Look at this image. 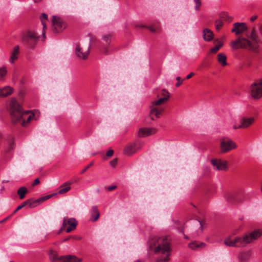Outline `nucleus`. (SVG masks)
<instances>
[{"mask_svg":"<svg viewBox=\"0 0 262 262\" xmlns=\"http://www.w3.org/2000/svg\"><path fill=\"white\" fill-rule=\"evenodd\" d=\"M259 38L255 28L247 32L246 37L241 36L231 42V47L234 50L240 48L256 51L258 48Z\"/></svg>","mask_w":262,"mask_h":262,"instance_id":"1","label":"nucleus"},{"mask_svg":"<svg viewBox=\"0 0 262 262\" xmlns=\"http://www.w3.org/2000/svg\"><path fill=\"white\" fill-rule=\"evenodd\" d=\"M148 243L151 249L155 247L154 251L155 253L162 255L161 257L157 259V262H167L169 260L171 249L170 243L166 238L156 236H151Z\"/></svg>","mask_w":262,"mask_h":262,"instance_id":"2","label":"nucleus"},{"mask_svg":"<svg viewBox=\"0 0 262 262\" xmlns=\"http://www.w3.org/2000/svg\"><path fill=\"white\" fill-rule=\"evenodd\" d=\"M10 113L14 123L20 122L24 126L34 116V114L30 111L23 112L21 106L14 99H12L10 103Z\"/></svg>","mask_w":262,"mask_h":262,"instance_id":"3","label":"nucleus"},{"mask_svg":"<svg viewBox=\"0 0 262 262\" xmlns=\"http://www.w3.org/2000/svg\"><path fill=\"white\" fill-rule=\"evenodd\" d=\"M262 235V228L247 233L232 240L230 236L225 238L224 243L227 246L244 247Z\"/></svg>","mask_w":262,"mask_h":262,"instance_id":"4","label":"nucleus"},{"mask_svg":"<svg viewBox=\"0 0 262 262\" xmlns=\"http://www.w3.org/2000/svg\"><path fill=\"white\" fill-rule=\"evenodd\" d=\"M39 38V36L35 32L31 30L24 32L21 36L22 42L31 48L35 47Z\"/></svg>","mask_w":262,"mask_h":262,"instance_id":"5","label":"nucleus"},{"mask_svg":"<svg viewBox=\"0 0 262 262\" xmlns=\"http://www.w3.org/2000/svg\"><path fill=\"white\" fill-rule=\"evenodd\" d=\"M91 45L90 43L86 44H77L75 49V54L77 56L82 59L88 58Z\"/></svg>","mask_w":262,"mask_h":262,"instance_id":"6","label":"nucleus"},{"mask_svg":"<svg viewBox=\"0 0 262 262\" xmlns=\"http://www.w3.org/2000/svg\"><path fill=\"white\" fill-rule=\"evenodd\" d=\"M249 94L254 99H259L262 97V79L251 85Z\"/></svg>","mask_w":262,"mask_h":262,"instance_id":"7","label":"nucleus"},{"mask_svg":"<svg viewBox=\"0 0 262 262\" xmlns=\"http://www.w3.org/2000/svg\"><path fill=\"white\" fill-rule=\"evenodd\" d=\"M237 147L236 144L232 140L225 137L221 139L220 147L222 152L225 153Z\"/></svg>","mask_w":262,"mask_h":262,"instance_id":"8","label":"nucleus"},{"mask_svg":"<svg viewBox=\"0 0 262 262\" xmlns=\"http://www.w3.org/2000/svg\"><path fill=\"white\" fill-rule=\"evenodd\" d=\"M164 107L162 105H159L151 102L149 113L151 119L154 120L156 118H160L164 112Z\"/></svg>","mask_w":262,"mask_h":262,"instance_id":"9","label":"nucleus"},{"mask_svg":"<svg viewBox=\"0 0 262 262\" xmlns=\"http://www.w3.org/2000/svg\"><path fill=\"white\" fill-rule=\"evenodd\" d=\"M52 21L53 31L56 33L62 31L67 27L66 23L59 17L53 16Z\"/></svg>","mask_w":262,"mask_h":262,"instance_id":"10","label":"nucleus"},{"mask_svg":"<svg viewBox=\"0 0 262 262\" xmlns=\"http://www.w3.org/2000/svg\"><path fill=\"white\" fill-rule=\"evenodd\" d=\"M62 224L66 229V232L69 233L76 229L77 222L74 218L64 217L63 219Z\"/></svg>","mask_w":262,"mask_h":262,"instance_id":"11","label":"nucleus"},{"mask_svg":"<svg viewBox=\"0 0 262 262\" xmlns=\"http://www.w3.org/2000/svg\"><path fill=\"white\" fill-rule=\"evenodd\" d=\"M211 162L215 170H226L227 169V163L226 161L221 159H212Z\"/></svg>","mask_w":262,"mask_h":262,"instance_id":"12","label":"nucleus"},{"mask_svg":"<svg viewBox=\"0 0 262 262\" xmlns=\"http://www.w3.org/2000/svg\"><path fill=\"white\" fill-rule=\"evenodd\" d=\"M231 32L238 35L247 30V27L244 23H235L233 24Z\"/></svg>","mask_w":262,"mask_h":262,"instance_id":"13","label":"nucleus"},{"mask_svg":"<svg viewBox=\"0 0 262 262\" xmlns=\"http://www.w3.org/2000/svg\"><path fill=\"white\" fill-rule=\"evenodd\" d=\"M156 129L154 128H141L138 132V136L145 137L155 134Z\"/></svg>","mask_w":262,"mask_h":262,"instance_id":"14","label":"nucleus"},{"mask_svg":"<svg viewBox=\"0 0 262 262\" xmlns=\"http://www.w3.org/2000/svg\"><path fill=\"white\" fill-rule=\"evenodd\" d=\"M255 118L254 117H243L240 120L241 127L242 128H246L251 126L254 122Z\"/></svg>","mask_w":262,"mask_h":262,"instance_id":"15","label":"nucleus"},{"mask_svg":"<svg viewBox=\"0 0 262 262\" xmlns=\"http://www.w3.org/2000/svg\"><path fill=\"white\" fill-rule=\"evenodd\" d=\"M137 150L136 144L133 143L128 144L124 148V152L125 155H132L135 154Z\"/></svg>","mask_w":262,"mask_h":262,"instance_id":"16","label":"nucleus"},{"mask_svg":"<svg viewBox=\"0 0 262 262\" xmlns=\"http://www.w3.org/2000/svg\"><path fill=\"white\" fill-rule=\"evenodd\" d=\"M19 54V47L18 46H15L11 53L9 61L11 63H14L15 60L18 58L17 55Z\"/></svg>","mask_w":262,"mask_h":262,"instance_id":"17","label":"nucleus"},{"mask_svg":"<svg viewBox=\"0 0 262 262\" xmlns=\"http://www.w3.org/2000/svg\"><path fill=\"white\" fill-rule=\"evenodd\" d=\"M226 200L230 203H235L238 202L239 200L236 197V194L233 192H228L225 195Z\"/></svg>","mask_w":262,"mask_h":262,"instance_id":"18","label":"nucleus"},{"mask_svg":"<svg viewBox=\"0 0 262 262\" xmlns=\"http://www.w3.org/2000/svg\"><path fill=\"white\" fill-rule=\"evenodd\" d=\"M72 184V183L69 182H66L62 184L60 186V189L58 191L59 194H63L67 192H68L71 189V185Z\"/></svg>","mask_w":262,"mask_h":262,"instance_id":"19","label":"nucleus"},{"mask_svg":"<svg viewBox=\"0 0 262 262\" xmlns=\"http://www.w3.org/2000/svg\"><path fill=\"white\" fill-rule=\"evenodd\" d=\"M100 213L96 206H93L92 208V211L91 213V221L93 222L96 221L99 217Z\"/></svg>","mask_w":262,"mask_h":262,"instance_id":"20","label":"nucleus"},{"mask_svg":"<svg viewBox=\"0 0 262 262\" xmlns=\"http://www.w3.org/2000/svg\"><path fill=\"white\" fill-rule=\"evenodd\" d=\"M203 35L205 41H209L212 39L213 33L211 30L206 28L203 30Z\"/></svg>","mask_w":262,"mask_h":262,"instance_id":"21","label":"nucleus"},{"mask_svg":"<svg viewBox=\"0 0 262 262\" xmlns=\"http://www.w3.org/2000/svg\"><path fill=\"white\" fill-rule=\"evenodd\" d=\"M50 258L52 262H56L57 260H61L63 261V258L64 256H60L59 257L57 255V253L56 251L54 250H51L49 253Z\"/></svg>","mask_w":262,"mask_h":262,"instance_id":"22","label":"nucleus"},{"mask_svg":"<svg viewBox=\"0 0 262 262\" xmlns=\"http://www.w3.org/2000/svg\"><path fill=\"white\" fill-rule=\"evenodd\" d=\"M13 90L9 86L0 89V97H6L12 94Z\"/></svg>","mask_w":262,"mask_h":262,"instance_id":"23","label":"nucleus"},{"mask_svg":"<svg viewBox=\"0 0 262 262\" xmlns=\"http://www.w3.org/2000/svg\"><path fill=\"white\" fill-rule=\"evenodd\" d=\"M40 19L43 26L42 36H44L45 35L46 30L47 29L46 23L48 19V16L45 13H42Z\"/></svg>","mask_w":262,"mask_h":262,"instance_id":"24","label":"nucleus"},{"mask_svg":"<svg viewBox=\"0 0 262 262\" xmlns=\"http://www.w3.org/2000/svg\"><path fill=\"white\" fill-rule=\"evenodd\" d=\"M226 59V56L224 53H220L217 55V61L222 66H225L227 64Z\"/></svg>","mask_w":262,"mask_h":262,"instance_id":"25","label":"nucleus"},{"mask_svg":"<svg viewBox=\"0 0 262 262\" xmlns=\"http://www.w3.org/2000/svg\"><path fill=\"white\" fill-rule=\"evenodd\" d=\"M28 192V190L25 187H21L17 190V194L19 195L20 199H24L25 194Z\"/></svg>","mask_w":262,"mask_h":262,"instance_id":"26","label":"nucleus"},{"mask_svg":"<svg viewBox=\"0 0 262 262\" xmlns=\"http://www.w3.org/2000/svg\"><path fill=\"white\" fill-rule=\"evenodd\" d=\"M249 254L247 252L241 253L238 255V259L241 262L247 261L249 259Z\"/></svg>","mask_w":262,"mask_h":262,"instance_id":"27","label":"nucleus"},{"mask_svg":"<svg viewBox=\"0 0 262 262\" xmlns=\"http://www.w3.org/2000/svg\"><path fill=\"white\" fill-rule=\"evenodd\" d=\"M26 202H28L27 205H29V206L31 208H34L36 207L37 205L40 204V202L39 201H38V199L35 200H33L31 199H29L26 201Z\"/></svg>","mask_w":262,"mask_h":262,"instance_id":"28","label":"nucleus"},{"mask_svg":"<svg viewBox=\"0 0 262 262\" xmlns=\"http://www.w3.org/2000/svg\"><path fill=\"white\" fill-rule=\"evenodd\" d=\"M168 101V96L160 98L158 100L152 101V102L159 105H162V104L166 103Z\"/></svg>","mask_w":262,"mask_h":262,"instance_id":"29","label":"nucleus"},{"mask_svg":"<svg viewBox=\"0 0 262 262\" xmlns=\"http://www.w3.org/2000/svg\"><path fill=\"white\" fill-rule=\"evenodd\" d=\"M102 40L106 46L109 45L111 40V35L110 34H106L102 37Z\"/></svg>","mask_w":262,"mask_h":262,"instance_id":"30","label":"nucleus"},{"mask_svg":"<svg viewBox=\"0 0 262 262\" xmlns=\"http://www.w3.org/2000/svg\"><path fill=\"white\" fill-rule=\"evenodd\" d=\"M147 28L152 32H160L161 29L159 25H156L155 26H149L147 27Z\"/></svg>","mask_w":262,"mask_h":262,"instance_id":"31","label":"nucleus"},{"mask_svg":"<svg viewBox=\"0 0 262 262\" xmlns=\"http://www.w3.org/2000/svg\"><path fill=\"white\" fill-rule=\"evenodd\" d=\"M220 17L223 20L228 21H231L232 19V17L229 16L228 14L226 12H223L221 13Z\"/></svg>","mask_w":262,"mask_h":262,"instance_id":"32","label":"nucleus"},{"mask_svg":"<svg viewBox=\"0 0 262 262\" xmlns=\"http://www.w3.org/2000/svg\"><path fill=\"white\" fill-rule=\"evenodd\" d=\"M204 245L205 244L203 243H201L200 244H199L195 242L189 244V246L192 249H195L197 248L202 247V246H204Z\"/></svg>","mask_w":262,"mask_h":262,"instance_id":"33","label":"nucleus"},{"mask_svg":"<svg viewBox=\"0 0 262 262\" xmlns=\"http://www.w3.org/2000/svg\"><path fill=\"white\" fill-rule=\"evenodd\" d=\"M56 194V193H53L51 194H49V195H47L41 197V198L38 199V201H39L41 203L50 199L51 197H52L53 196H54Z\"/></svg>","mask_w":262,"mask_h":262,"instance_id":"34","label":"nucleus"},{"mask_svg":"<svg viewBox=\"0 0 262 262\" xmlns=\"http://www.w3.org/2000/svg\"><path fill=\"white\" fill-rule=\"evenodd\" d=\"M223 44L222 42H220L217 45L214 46L210 50V52L212 53H215L223 46Z\"/></svg>","mask_w":262,"mask_h":262,"instance_id":"35","label":"nucleus"},{"mask_svg":"<svg viewBox=\"0 0 262 262\" xmlns=\"http://www.w3.org/2000/svg\"><path fill=\"white\" fill-rule=\"evenodd\" d=\"M223 25V23L222 20L218 19L215 22V29L217 31H219Z\"/></svg>","mask_w":262,"mask_h":262,"instance_id":"36","label":"nucleus"},{"mask_svg":"<svg viewBox=\"0 0 262 262\" xmlns=\"http://www.w3.org/2000/svg\"><path fill=\"white\" fill-rule=\"evenodd\" d=\"M28 202L24 201L23 203H22L20 205L17 206V207L15 209V210L13 211V214L16 213L17 211H18L19 210L21 209L26 205H27Z\"/></svg>","mask_w":262,"mask_h":262,"instance_id":"37","label":"nucleus"},{"mask_svg":"<svg viewBox=\"0 0 262 262\" xmlns=\"http://www.w3.org/2000/svg\"><path fill=\"white\" fill-rule=\"evenodd\" d=\"M7 73L5 68H0V80H2L3 78L6 75Z\"/></svg>","mask_w":262,"mask_h":262,"instance_id":"38","label":"nucleus"},{"mask_svg":"<svg viewBox=\"0 0 262 262\" xmlns=\"http://www.w3.org/2000/svg\"><path fill=\"white\" fill-rule=\"evenodd\" d=\"M161 96L164 97H167L168 96V99H169V97H170V95H169V93H168V92L167 91H166V90L165 89H163L162 91V93H161Z\"/></svg>","mask_w":262,"mask_h":262,"instance_id":"39","label":"nucleus"},{"mask_svg":"<svg viewBox=\"0 0 262 262\" xmlns=\"http://www.w3.org/2000/svg\"><path fill=\"white\" fill-rule=\"evenodd\" d=\"M176 79L178 81V82H177V83L176 84V86L177 87H179L182 84V82H183V80H181V78L179 76H178L177 78H176Z\"/></svg>","mask_w":262,"mask_h":262,"instance_id":"40","label":"nucleus"},{"mask_svg":"<svg viewBox=\"0 0 262 262\" xmlns=\"http://www.w3.org/2000/svg\"><path fill=\"white\" fill-rule=\"evenodd\" d=\"M93 165V163L91 162L87 166H86L81 171V173H84L91 166H92Z\"/></svg>","mask_w":262,"mask_h":262,"instance_id":"41","label":"nucleus"},{"mask_svg":"<svg viewBox=\"0 0 262 262\" xmlns=\"http://www.w3.org/2000/svg\"><path fill=\"white\" fill-rule=\"evenodd\" d=\"M117 159H115L111 161L110 165L112 167H115L117 164Z\"/></svg>","mask_w":262,"mask_h":262,"instance_id":"42","label":"nucleus"},{"mask_svg":"<svg viewBox=\"0 0 262 262\" xmlns=\"http://www.w3.org/2000/svg\"><path fill=\"white\" fill-rule=\"evenodd\" d=\"M113 154H114V150L111 149L107 151L106 155L107 157H111L113 156Z\"/></svg>","mask_w":262,"mask_h":262,"instance_id":"43","label":"nucleus"},{"mask_svg":"<svg viewBox=\"0 0 262 262\" xmlns=\"http://www.w3.org/2000/svg\"><path fill=\"white\" fill-rule=\"evenodd\" d=\"M13 215V213H12V214L11 215H10V216H7V217H6V218L4 219L3 220H2V221H0V223H1V224H2V223H4V222H6L7 220H8L9 219H10V217H11L12 216V215Z\"/></svg>","mask_w":262,"mask_h":262,"instance_id":"44","label":"nucleus"},{"mask_svg":"<svg viewBox=\"0 0 262 262\" xmlns=\"http://www.w3.org/2000/svg\"><path fill=\"white\" fill-rule=\"evenodd\" d=\"M63 230H66V229L64 227H63V224H62V226L61 227V228H60V229L57 232V234H59L61 233V232Z\"/></svg>","mask_w":262,"mask_h":262,"instance_id":"45","label":"nucleus"},{"mask_svg":"<svg viewBox=\"0 0 262 262\" xmlns=\"http://www.w3.org/2000/svg\"><path fill=\"white\" fill-rule=\"evenodd\" d=\"M116 188H117V186L116 185H111L107 187V190L109 191H112V190L116 189Z\"/></svg>","mask_w":262,"mask_h":262,"instance_id":"46","label":"nucleus"},{"mask_svg":"<svg viewBox=\"0 0 262 262\" xmlns=\"http://www.w3.org/2000/svg\"><path fill=\"white\" fill-rule=\"evenodd\" d=\"M39 183H40V181H39V179H38V178H37V179H36L34 180V181L33 183L32 184V186H35V185H37V184H39Z\"/></svg>","mask_w":262,"mask_h":262,"instance_id":"47","label":"nucleus"},{"mask_svg":"<svg viewBox=\"0 0 262 262\" xmlns=\"http://www.w3.org/2000/svg\"><path fill=\"white\" fill-rule=\"evenodd\" d=\"M194 75V73L193 72H191L188 75H187L186 79H190Z\"/></svg>","mask_w":262,"mask_h":262,"instance_id":"48","label":"nucleus"},{"mask_svg":"<svg viewBox=\"0 0 262 262\" xmlns=\"http://www.w3.org/2000/svg\"><path fill=\"white\" fill-rule=\"evenodd\" d=\"M201 5V2H198V3L195 4V9L196 10H199V9Z\"/></svg>","mask_w":262,"mask_h":262,"instance_id":"49","label":"nucleus"},{"mask_svg":"<svg viewBox=\"0 0 262 262\" xmlns=\"http://www.w3.org/2000/svg\"><path fill=\"white\" fill-rule=\"evenodd\" d=\"M256 18H257V16L256 15L252 16L250 18V20L251 21H254Z\"/></svg>","mask_w":262,"mask_h":262,"instance_id":"50","label":"nucleus"},{"mask_svg":"<svg viewBox=\"0 0 262 262\" xmlns=\"http://www.w3.org/2000/svg\"><path fill=\"white\" fill-rule=\"evenodd\" d=\"M242 128V127H241V124L239 125H233V128L235 129H238V128Z\"/></svg>","mask_w":262,"mask_h":262,"instance_id":"51","label":"nucleus"},{"mask_svg":"<svg viewBox=\"0 0 262 262\" xmlns=\"http://www.w3.org/2000/svg\"><path fill=\"white\" fill-rule=\"evenodd\" d=\"M14 148V143L12 142L10 144V150Z\"/></svg>","mask_w":262,"mask_h":262,"instance_id":"52","label":"nucleus"},{"mask_svg":"<svg viewBox=\"0 0 262 262\" xmlns=\"http://www.w3.org/2000/svg\"><path fill=\"white\" fill-rule=\"evenodd\" d=\"M41 0H34V3H39L41 1Z\"/></svg>","mask_w":262,"mask_h":262,"instance_id":"53","label":"nucleus"},{"mask_svg":"<svg viewBox=\"0 0 262 262\" xmlns=\"http://www.w3.org/2000/svg\"><path fill=\"white\" fill-rule=\"evenodd\" d=\"M194 1L195 2V4L198 3V2H201L200 0H194Z\"/></svg>","mask_w":262,"mask_h":262,"instance_id":"54","label":"nucleus"},{"mask_svg":"<svg viewBox=\"0 0 262 262\" xmlns=\"http://www.w3.org/2000/svg\"><path fill=\"white\" fill-rule=\"evenodd\" d=\"M199 223H200V227H201V228H202V222H199Z\"/></svg>","mask_w":262,"mask_h":262,"instance_id":"55","label":"nucleus"},{"mask_svg":"<svg viewBox=\"0 0 262 262\" xmlns=\"http://www.w3.org/2000/svg\"><path fill=\"white\" fill-rule=\"evenodd\" d=\"M260 32L262 33V25L260 27Z\"/></svg>","mask_w":262,"mask_h":262,"instance_id":"56","label":"nucleus"},{"mask_svg":"<svg viewBox=\"0 0 262 262\" xmlns=\"http://www.w3.org/2000/svg\"><path fill=\"white\" fill-rule=\"evenodd\" d=\"M70 237H68V238H65L63 241H68Z\"/></svg>","mask_w":262,"mask_h":262,"instance_id":"57","label":"nucleus"},{"mask_svg":"<svg viewBox=\"0 0 262 262\" xmlns=\"http://www.w3.org/2000/svg\"><path fill=\"white\" fill-rule=\"evenodd\" d=\"M136 262H141V261H140L139 260H137V261Z\"/></svg>","mask_w":262,"mask_h":262,"instance_id":"58","label":"nucleus"},{"mask_svg":"<svg viewBox=\"0 0 262 262\" xmlns=\"http://www.w3.org/2000/svg\"><path fill=\"white\" fill-rule=\"evenodd\" d=\"M10 262H14V261H12V260H11V261H10Z\"/></svg>","mask_w":262,"mask_h":262,"instance_id":"59","label":"nucleus"}]
</instances>
